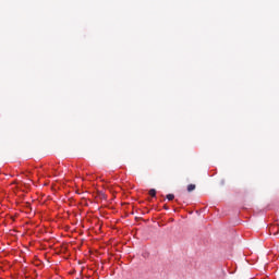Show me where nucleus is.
<instances>
[{
  "label": "nucleus",
  "mask_w": 279,
  "mask_h": 279,
  "mask_svg": "<svg viewBox=\"0 0 279 279\" xmlns=\"http://www.w3.org/2000/svg\"><path fill=\"white\" fill-rule=\"evenodd\" d=\"M187 191H189V193L195 191V184H189L187 185Z\"/></svg>",
  "instance_id": "1"
},
{
  "label": "nucleus",
  "mask_w": 279,
  "mask_h": 279,
  "mask_svg": "<svg viewBox=\"0 0 279 279\" xmlns=\"http://www.w3.org/2000/svg\"><path fill=\"white\" fill-rule=\"evenodd\" d=\"M166 197L169 202H172V199H175V195L173 194H168Z\"/></svg>",
  "instance_id": "2"
},
{
  "label": "nucleus",
  "mask_w": 279,
  "mask_h": 279,
  "mask_svg": "<svg viewBox=\"0 0 279 279\" xmlns=\"http://www.w3.org/2000/svg\"><path fill=\"white\" fill-rule=\"evenodd\" d=\"M149 195L150 197H156V190L155 189L149 190Z\"/></svg>",
  "instance_id": "3"
}]
</instances>
